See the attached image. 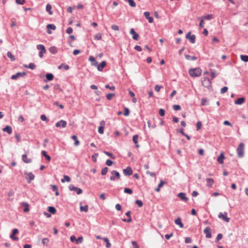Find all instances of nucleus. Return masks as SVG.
<instances>
[{
  "mask_svg": "<svg viewBox=\"0 0 248 248\" xmlns=\"http://www.w3.org/2000/svg\"><path fill=\"white\" fill-rule=\"evenodd\" d=\"M189 74L192 77H198L201 75L202 70L200 68H196L193 69H190L189 70Z\"/></svg>",
  "mask_w": 248,
  "mask_h": 248,
  "instance_id": "obj_1",
  "label": "nucleus"
},
{
  "mask_svg": "<svg viewBox=\"0 0 248 248\" xmlns=\"http://www.w3.org/2000/svg\"><path fill=\"white\" fill-rule=\"evenodd\" d=\"M202 85L206 88H209L211 87V81L207 78L204 77L202 79Z\"/></svg>",
  "mask_w": 248,
  "mask_h": 248,
  "instance_id": "obj_2",
  "label": "nucleus"
},
{
  "mask_svg": "<svg viewBox=\"0 0 248 248\" xmlns=\"http://www.w3.org/2000/svg\"><path fill=\"white\" fill-rule=\"evenodd\" d=\"M37 49L40 50V51L39 53V56L42 58L43 57L44 54L46 53V49L45 46L43 45L39 44L36 46Z\"/></svg>",
  "mask_w": 248,
  "mask_h": 248,
  "instance_id": "obj_3",
  "label": "nucleus"
},
{
  "mask_svg": "<svg viewBox=\"0 0 248 248\" xmlns=\"http://www.w3.org/2000/svg\"><path fill=\"white\" fill-rule=\"evenodd\" d=\"M24 174L25 175V178L28 183L34 179L35 176L32 172H25Z\"/></svg>",
  "mask_w": 248,
  "mask_h": 248,
  "instance_id": "obj_4",
  "label": "nucleus"
},
{
  "mask_svg": "<svg viewBox=\"0 0 248 248\" xmlns=\"http://www.w3.org/2000/svg\"><path fill=\"white\" fill-rule=\"evenodd\" d=\"M111 176L110 177V179L111 181H114L116 178L119 179L120 178V174L119 172L116 170H113L111 172Z\"/></svg>",
  "mask_w": 248,
  "mask_h": 248,
  "instance_id": "obj_5",
  "label": "nucleus"
},
{
  "mask_svg": "<svg viewBox=\"0 0 248 248\" xmlns=\"http://www.w3.org/2000/svg\"><path fill=\"white\" fill-rule=\"evenodd\" d=\"M27 75L25 72H18L15 75H13L11 76V78L13 80H16L19 78L23 77Z\"/></svg>",
  "mask_w": 248,
  "mask_h": 248,
  "instance_id": "obj_6",
  "label": "nucleus"
},
{
  "mask_svg": "<svg viewBox=\"0 0 248 248\" xmlns=\"http://www.w3.org/2000/svg\"><path fill=\"white\" fill-rule=\"evenodd\" d=\"M227 213L226 212H225L224 214L220 212L218 217L219 218L222 219L225 222H229L230 221V218L227 217Z\"/></svg>",
  "mask_w": 248,
  "mask_h": 248,
  "instance_id": "obj_7",
  "label": "nucleus"
},
{
  "mask_svg": "<svg viewBox=\"0 0 248 248\" xmlns=\"http://www.w3.org/2000/svg\"><path fill=\"white\" fill-rule=\"evenodd\" d=\"M244 150V144L241 143L237 148L238 155H243Z\"/></svg>",
  "mask_w": 248,
  "mask_h": 248,
  "instance_id": "obj_8",
  "label": "nucleus"
},
{
  "mask_svg": "<svg viewBox=\"0 0 248 248\" xmlns=\"http://www.w3.org/2000/svg\"><path fill=\"white\" fill-rule=\"evenodd\" d=\"M69 188L70 190L76 191L78 195L82 193V190L81 188L75 187L73 185H70Z\"/></svg>",
  "mask_w": 248,
  "mask_h": 248,
  "instance_id": "obj_9",
  "label": "nucleus"
},
{
  "mask_svg": "<svg viewBox=\"0 0 248 248\" xmlns=\"http://www.w3.org/2000/svg\"><path fill=\"white\" fill-rule=\"evenodd\" d=\"M18 232V230L17 229H14L13 230L12 233L10 235V237L13 240L17 241L18 238L15 235Z\"/></svg>",
  "mask_w": 248,
  "mask_h": 248,
  "instance_id": "obj_10",
  "label": "nucleus"
},
{
  "mask_svg": "<svg viewBox=\"0 0 248 248\" xmlns=\"http://www.w3.org/2000/svg\"><path fill=\"white\" fill-rule=\"evenodd\" d=\"M123 173L125 175H131L133 173V170L131 167H127L126 169H124Z\"/></svg>",
  "mask_w": 248,
  "mask_h": 248,
  "instance_id": "obj_11",
  "label": "nucleus"
},
{
  "mask_svg": "<svg viewBox=\"0 0 248 248\" xmlns=\"http://www.w3.org/2000/svg\"><path fill=\"white\" fill-rule=\"evenodd\" d=\"M67 123L65 121L61 120L59 122L56 123L55 125L57 127H60L62 126V128H65L66 126Z\"/></svg>",
  "mask_w": 248,
  "mask_h": 248,
  "instance_id": "obj_12",
  "label": "nucleus"
},
{
  "mask_svg": "<svg viewBox=\"0 0 248 248\" xmlns=\"http://www.w3.org/2000/svg\"><path fill=\"white\" fill-rule=\"evenodd\" d=\"M186 38L188 39L189 40V41L192 43V44H194L195 43V39H196V37H195V35H190V32H188L186 35Z\"/></svg>",
  "mask_w": 248,
  "mask_h": 248,
  "instance_id": "obj_13",
  "label": "nucleus"
},
{
  "mask_svg": "<svg viewBox=\"0 0 248 248\" xmlns=\"http://www.w3.org/2000/svg\"><path fill=\"white\" fill-rule=\"evenodd\" d=\"M150 13L149 12H145L144 16L145 18L148 20V22L150 23H152L154 21L153 18L150 16Z\"/></svg>",
  "mask_w": 248,
  "mask_h": 248,
  "instance_id": "obj_14",
  "label": "nucleus"
},
{
  "mask_svg": "<svg viewBox=\"0 0 248 248\" xmlns=\"http://www.w3.org/2000/svg\"><path fill=\"white\" fill-rule=\"evenodd\" d=\"M177 196L184 202H186L188 200V198L186 197V194L185 193L181 192L177 195Z\"/></svg>",
  "mask_w": 248,
  "mask_h": 248,
  "instance_id": "obj_15",
  "label": "nucleus"
},
{
  "mask_svg": "<svg viewBox=\"0 0 248 248\" xmlns=\"http://www.w3.org/2000/svg\"><path fill=\"white\" fill-rule=\"evenodd\" d=\"M203 232H204V233L206 234V237L207 238H210L211 237V236H212L211 233V230L209 227H206L204 230Z\"/></svg>",
  "mask_w": 248,
  "mask_h": 248,
  "instance_id": "obj_16",
  "label": "nucleus"
},
{
  "mask_svg": "<svg viewBox=\"0 0 248 248\" xmlns=\"http://www.w3.org/2000/svg\"><path fill=\"white\" fill-rule=\"evenodd\" d=\"M130 33L133 35L132 38L133 39L135 40H137L138 39L139 35L136 32L134 29L132 28L130 29Z\"/></svg>",
  "mask_w": 248,
  "mask_h": 248,
  "instance_id": "obj_17",
  "label": "nucleus"
},
{
  "mask_svg": "<svg viewBox=\"0 0 248 248\" xmlns=\"http://www.w3.org/2000/svg\"><path fill=\"white\" fill-rule=\"evenodd\" d=\"M46 28L47 29V32L48 34L51 33V31L50 30H55L56 28V26L54 24H48L46 26Z\"/></svg>",
  "mask_w": 248,
  "mask_h": 248,
  "instance_id": "obj_18",
  "label": "nucleus"
},
{
  "mask_svg": "<svg viewBox=\"0 0 248 248\" xmlns=\"http://www.w3.org/2000/svg\"><path fill=\"white\" fill-rule=\"evenodd\" d=\"M107 63L105 61H102L100 64L97 65V70L99 71H102L103 68L106 66Z\"/></svg>",
  "mask_w": 248,
  "mask_h": 248,
  "instance_id": "obj_19",
  "label": "nucleus"
},
{
  "mask_svg": "<svg viewBox=\"0 0 248 248\" xmlns=\"http://www.w3.org/2000/svg\"><path fill=\"white\" fill-rule=\"evenodd\" d=\"M245 98L244 97L238 98L234 101V104L236 105H241L244 103Z\"/></svg>",
  "mask_w": 248,
  "mask_h": 248,
  "instance_id": "obj_20",
  "label": "nucleus"
},
{
  "mask_svg": "<svg viewBox=\"0 0 248 248\" xmlns=\"http://www.w3.org/2000/svg\"><path fill=\"white\" fill-rule=\"evenodd\" d=\"M174 222L176 225H179L181 228H183L184 227V224L182 222L180 217H178L177 219H176L174 221Z\"/></svg>",
  "mask_w": 248,
  "mask_h": 248,
  "instance_id": "obj_21",
  "label": "nucleus"
},
{
  "mask_svg": "<svg viewBox=\"0 0 248 248\" xmlns=\"http://www.w3.org/2000/svg\"><path fill=\"white\" fill-rule=\"evenodd\" d=\"M46 79L45 80V82H46L48 81H51L53 80L54 78V76L52 74L48 73L46 75Z\"/></svg>",
  "mask_w": 248,
  "mask_h": 248,
  "instance_id": "obj_22",
  "label": "nucleus"
},
{
  "mask_svg": "<svg viewBox=\"0 0 248 248\" xmlns=\"http://www.w3.org/2000/svg\"><path fill=\"white\" fill-rule=\"evenodd\" d=\"M2 131L7 132L9 134H11L12 132V128L10 126L7 125L5 127L3 128Z\"/></svg>",
  "mask_w": 248,
  "mask_h": 248,
  "instance_id": "obj_23",
  "label": "nucleus"
},
{
  "mask_svg": "<svg viewBox=\"0 0 248 248\" xmlns=\"http://www.w3.org/2000/svg\"><path fill=\"white\" fill-rule=\"evenodd\" d=\"M89 61L92 62V64L94 66H96L97 65L98 62L94 57L90 56L89 58Z\"/></svg>",
  "mask_w": 248,
  "mask_h": 248,
  "instance_id": "obj_24",
  "label": "nucleus"
},
{
  "mask_svg": "<svg viewBox=\"0 0 248 248\" xmlns=\"http://www.w3.org/2000/svg\"><path fill=\"white\" fill-rule=\"evenodd\" d=\"M207 181V186L208 187H211L214 183V181L212 178H207L206 179Z\"/></svg>",
  "mask_w": 248,
  "mask_h": 248,
  "instance_id": "obj_25",
  "label": "nucleus"
},
{
  "mask_svg": "<svg viewBox=\"0 0 248 248\" xmlns=\"http://www.w3.org/2000/svg\"><path fill=\"white\" fill-rule=\"evenodd\" d=\"M130 214H131V212L130 211H128L126 213L125 215L127 217H129L128 219V220H126L125 219H123V220L124 222H132V218L131 217V216H130Z\"/></svg>",
  "mask_w": 248,
  "mask_h": 248,
  "instance_id": "obj_26",
  "label": "nucleus"
},
{
  "mask_svg": "<svg viewBox=\"0 0 248 248\" xmlns=\"http://www.w3.org/2000/svg\"><path fill=\"white\" fill-rule=\"evenodd\" d=\"M51 5L50 4H47L46 6V11L48 13L49 15H52L53 14V12L51 11Z\"/></svg>",
  "mask_w": 248,
  "mask_h": 248,
  "instance_id": "obj_27",
  "label": "nucleus"
},
{
  "mask_svg": "<svg viewBox=\"0 0 248 248\" xmlns=\"http://www.w3.org/2000/svg\"><path fill=\"white\" fill-rule=\"evenodd\" d=\"M165 184H166L165 182H164L163 181H161L158 186V187L155 189V191L156 192H159L160 188H161L164 186V185Z\"/></svg>",
  "mask_w": 248,
  "mask_h": 248,
  "instance_id": "obj_28",
  "label": "nucleus"
},
{
  "mask_svg": "<svg viewBox=\"0 0 248 248\" xmlns=\"http://www.w3.org/2000/svg\"><path fill=\"white\" fill-rule=\"evenodd\" d=\"M185 58L186 60L189 61H195L197 59V57L195 56H191L189 55H186Z\"/></svg>",
  "mask_w": 248,
  "mask_h": 248,
  "instance_id": "obj_29",
  "label": "nucleus"
},
{
  "mask_svg": "<svg viewBox=\"0 0 248 248\" xmlns=\"http://www.w3.org/2000/svg\"><path fill=\"white\" fill-rule=\"evenodd\" d=\"M47 210L49 212H50L52 214H55L56 212V209L52 206H49L48 207Z\"/></svg>",
  "mask_w": 248,
  "mask_h": 248,
  "instance_id": "obj_30",
  "label": "nucleus"
},
{
  "mask_svg": "<svg viewBox=\"0 0 248 248\" xmlns=\"http://www.w3.org/2000/svg\"><path fill=\"white\" fill-rule=\"evenodd\" d=\"M22 206L24 207V211L25 212H28L29 211V205L28 203L23 202L22 203Z\"/></svg>",
  "mask_w": 248,
  "mask_h": 248,
  "instance_id": "obj_31",
  "label": "nucleus"
},
{
  "mask_svg": "<svg viewBox=\"0 0 248 248\" xmlns=\"http://www.w3.org/2000/svg\"><path fill=\"white\" fill-rule=\"evenodd\" d=\"M49 50L51 54H56L57 52V48L55 46H51Z\"/></svg>",
  "mask_w": 248,
  "mask_h": 248,
  "instance_id": "obj_32",
  "label": "nucleus"
},
{
  "mask_svg": "<svg viewBox=\"0 0 248 248\" xmlns=\"http://www.w3.org/2000/svg\"><path fill=\"white\" fill-rule=\"evenodd\" d=\"M62 68H64V69L65 70H68L69 69V66L68 65L65 64L64 63H62L58 66V69H61Z\"/></svg>",
  "mask_w": 248,
  "mask_h": 248,
  "instance_id": "obj_33",
  "label": "nucleus"
},
{
  "mask_svg": "<svg viewBox=\"0 0 248 248\" xmlns=\"http://www.w3.org/2000/svg\"><path fill=\"white\" fill-rule=\"evenodd\" d=\"M80 211L82 212L84 211L85 212H87L88 211V206L86 205L85 206H80Z\"/></svg>",
  "mask_w": 248,
  "mask_h": 248,
  "instance_id": "obj_34",
  "label": "nucleus"
},
{
  "mask_svg": "<svg viewBox=\"0 0 248 248\" xmlns=\"http://www.w3.org/2000/svg\"><path fill=\"white\" fill-rule=\"evenodd\" d=\"M71 138L75 141V143H74L75 145L78 146L79 144V142L78 140L77 137L75 135H73L72 136Z\"/></svg>",
  "mask_w": 248,
  "mask_h": 248,
  "instance_id": "obj_35",
  "label": "nucleus"
},
{
  "mask_svg": "<svg viewBox=\"0 0 248 248\" xmlns=\"http://www.w3.org/2000/svg\"><path fill=\"white\" fill-rule=\"evenodd\" d=\"M27 156H22L23 161L26 163H31V159L28 158Z\"/></svg>",
  "mask_w": 248,
  "mask_h": 248,
  "instance_id": "obj_36",
  "label": "nucleus"
},
{
  "mask_svg": "<svg viewBox=\"0 0 248 248\" xmlns=\"http://www.w3.org/2000/svg\"><path fill=\"white\" fill-rule=\"evenodd\" d=\"M127 1L131 7H135L136 6V3L134 0H127Z\"/></svg>",
  "mask_w": 248,
  "mask_h": 248,
  "instance_id": "obj_37",
  "label": "nucleus"
},
{
  "mask_svg": "<svg viewBox=\"0 0 248 248\" xmlns=\"http://www.w3.org/2000/svg\"><path fill=\"white\" fill-rule=\"evenodd\" d=\"M103 240L106 243V247L109 248L111 247V244L109 243L108 239L107 238H104Z\"/></svg>",
  "mask_w": 248,
  "mask_h": 248,
  "instance_id": "obj_38",
  "label": "nucleus"
},
{
  "mask_svg": "<svg viewBox=\"0 0 248 248\" xmlns=\"http://www.w3.org/2000/svg\"><path fill=\"white\" fill-rule=\"evenodd\" d=\"M65 181H67L68 182L70 181V178L69 176L67 175H64L63 176V178L61 180V182L62 183H64Z\"/></svg>",
  "mask_w": 248,
  "mask_h": 248,
  "instance_id": "obj_39",
  "label": "nucleus"
},
{
  "mask_svg": "<svg viewBox=\"0 0 248 248\" xmlns=\"http://www.w3.org/2000/svg\"><path fill=\"white\" fill-rule=\"evenodd\" d=\"M7 57L9 58L11 61H14L15 60V58L14 56L12 55V54L10 52H8L7 54Z\"/></svg>",
  "mask_w": 248,
  "mask_h": 248,
  "instance_id": "obj_40",
  "label": "nucleus"
},
{
  "mask_svg": "<svg viewBox=\"0 0 248 248\" xmlns=\"http://www.w3.org/2000/svg\"><path fill=\"white\" fill-rule=\"evenodd\" d=\"M25 67L33 70L35 68L36 66L33 63H30L28 66L25 65Z\"/></svg>",
  "mask_w": 248,
  "mask_h": 248,
  "instance_id": "obj_41",
  "label": "nucleus"
},
{
  "mask_svg": "<svg viewBox=\"0 0 248 248\" xmlns=\"http://www.w3.org/2000/svg\"><path fill=\"white\" fill-rule=\"evenodd\" d=\"M240 58H241V59L242 60V61H243L245 62H248V56L241 55L240 56Z\"/></svg>",
  "mask_w": 248,
  "mask_h": 248,
  "instance_id": "obj_42",
  "label": "nucleus"
},
{
  "mask_svg": "<svg viewBox=\"0 0 248 248\" xmlns=\"http://www.w3.org/2000/svg\"><path fill=\"white\" fill-rule=\"evenodd\" d=\"M225 159V156H219L217 158V161L220 164H222L223 163V160Z\"/></svg>",
  "mask_w": 248,
  "mask_h": 248,
  "instance_id": "obj_43",
  "label": "nucleus"
},
{
  "mask_svg": "<svg viewBox=\"0 0 248 248\" xmlns=\"http://www.w3.org/2000/svg\"><path fill=\"white\" fill-rule=\"evenodd\" d=\"M203 19L211 20L213 18L212 15H208L202 17Z\"/></svg>",
  "mask_w": 248,
  "mask_h": 248,
  "instance_id": "obj_44",
  "label": "nucleus"
},
{
  "mask_svg": "<svg viewBox=\"0 0 248 248\" xmlns=\"http://www.w3.org/2000/svg\"><path fill=\"white\" fill-rule=\"evenodd\" d=\"M49 242V240L47 238H45L42 240V243L43 245L47 246Z\"/></svg>",
  "mask_w": 248,
  "mask_h": 248,
  "instance_id": "obj_45",
  "label": "nucleus"
},
{
  "mask_svg": "<svg viewBox=\"0 0 248 248\" xmlns=\"http://www.w3.org/2000/svg\"><path fill=\"white\" fill-rule=\"evenodd\" d=\"M115 95V93H108L106 97L108 100H111L112 98V97L114 96Z\"/></svg>",
  "mask_w": 248,
  "mask_h": 248,
  "instance_id": "obj_46",
  "label": "nucleus"
},
{
  "mask_svg": "<svg viewBox=\"0 0 248 248\" xmlns=\"http://www.w3.org/2000/svg\"><path fill=\"white\" fill-rule=\"evenodd\" d=\"M83 241V238L82 236H80V237H79L78 239H76V243L77 244H80L81 243H82Z\"/></svg>",
  "mask_w": 248,
  "mask_h": 248,
  "instance_id": "obj_47",
  "label": "nucleus"
},
{
  "mask_svg": "<svg viewBox=\"0 0 248 248\" xmlns=\"http://www.w3.org/2000/svg\"><path fill=\"white\" fill-rule=\"evenodd\" d=\"M102 38V35L100 33H98L94 35V39L97 40H101Z\"/></svg>",
  "mask_w": 248,
  "mask_h": 248,
  "instance_id": "obj_48",
  "label": "nucleus"
},
{
  "mask_svg": "<svg viewBox=\"0 0 248 248\" xmlns=\"http://www.w3.org/2000/svg\"><path fill=\"white\" fill-rule=\"evenodd\" d=\"M124 192L129 194H132L133 193V191L128 188H125L124 189Z\"/></svg>",
  "mask_w": 248,
  "mask_h": 248,
  "instance_id": "obj_49",
  "label": "nucleus"
},
{
  "mask_svg": "<svg viewBox=\"0 0 248 248\" xmlns=\"http://www.w3.org/2000/svg\"><path fill=\"white\" fill-rule=\"evenodd\" d=\"M228 89V88L227 87L224 86V87L221 89L220 93L222 94L224 93L227 91Z\"/></svg>",
  "mask_w": 248,
  "mask_h": 248,
  "instance_id": "obj_50",
  "label": "nucleus"
},
{
  "mask_svg": "<svg viewBox=\"0 0 248 248\" xmlns=\"http://www.w3.org/2000/svg\"><path fill=\"white\" fill-rule=\"evenodd\" d=\"M133 141L136 144L138 143V136L137 135H135L133 137Z\"/></svg>",
  "mask_w": 248,
  "mask_h": 248,
  "instance_id": "obj_51",
  "label": "nucleus"
},
{
  "mask_svg": "<svg viewBox=\"0 0 248 248\" xmlns=\"http://www.w3.org/2000/svg\"><path fill=\"white\" fill-rule=\"evenodd\" d=\"M108 171V168L107 167H105V168L102 169V170L101 171V174L103 175L106 174Z\"/></svg>",
  "mask_w": 248,
  "mask_h": 248,
  "instance_id": "obj_52",
  "label": "nucleus"
},
{
  "mask_svg": "<svg viewBox=\"0 0 248 248\" xmlns=\"http://www.w3.org/2000/svg\"><path fill=\"white\" fill-rule=\"evenodd\" d=\"M202 124L201 122L199 121L196 124L197 130H199L202 127Z\"/></svg>",
  "mask_w": 248,
  "mask_h": 248,
  "instance_id": "obj_53",
  "label": "nucleus"
},
{
  "mask_svg": "<svg viewBox=\"0 0 248 248\" xmlns=\"http://www.w3.org/2000/svg\"><path fill=\"white\" fill-rule=\"evenodd\" d=\"M124 115L127 116L129 114V109L127 108H124Z\"/></svg>",
  "mask_w": 248,
  "mask_h": 248,
  "instance_id": "obj_54",
  "label": "nucleus"
},
{
  "mask_svg": "<svg viewBox=\"0 0 248 248\" xmlns=\"http://www.w3.org/2000/svg\"><path fill=\"white\" fill-rule=\"evenodd\" d=\"M146 173H147V174L150 175L151 176H152V177H156V174H155V172H151V171H150L149 170H147V171H146Z\"/></svg>",
  "mask_w": 248,
  "mask_h": 248,
  "instance_id": "obj_55",
  "label": "nucleus"
},
{
  "mask_svg": "<svg viewBox=\"0 0 248 248\" xmlns=\"http://www.w3.org/2000/svg\"><path fill=\"white\" fill-rule=\"evenodd\" d=\"M173 108L174 110H179L181 109V107L178 105H174L173 106Z\"/></svg>",
  "mask_w": 248,
  "mask_h": 248,
  "instance_id": "obj_56",
  "label": "nucleus"
},
{
  "mask_svg": "<svg viewBox=\"0 0 248 248\" xmlns=\"http://www.w3.org/2000/svg\"><path fill=\"white\" fill-rule=\"evenodd\" d=\"M105 87L107 89H108L112 90V91L114 90L115 89V86H110L108 84L106 85Z\"/></svg>",
  "mask_w": 248,
  "mask_h": 248,
  "instance_id": "obj_57",
  "label": "nucleus"
},
{
  "mask_svg": "<svg viewBox=\"0 0 248 248\" xmlns=\"http://www.w3.org/2000/svg\"><path fill=\"white\" fill-rule=\"evenodd\" d=\"M165 110L162 109V108H160L159 110V114L160 116H164L165 115Z\"/></svg>",
  "mask_w": 248,
  "mask_h": 248,
  "instance_id": "obj_58",
  "label": "nucleus"
},
{
  "mask_svg": "<svg viewBox=\"0 0 248 248\" xmlns=\"http://www.w3.org/2000/svg\"><path fill=\"white\" fill-rule=\"evenodd\" d=\"M163 87L162 86H159L158 85H156L155 87V91H156L157 92H159L160 90V89L161 88H162Z\"/></svg>",
  "mask_w": 248,
  "mask_h": 248,
  "instance_id": "obj_59",
  "label": "nucleus"
},
{
  "mask_svg": "<svg viewBox=\"0 0 248 248\" xmlns=\"http://www.w3.org/2000/svg\"><path fill=\"white\" fill-rule=\"evenodd\" d=\"M104 127L103 126H99L98 127V133L102 134L104 133Z\"/></svg>",
  "mask_w": 248,
  "mask_h": 248,
  "instance_id": "obj_60",
  "label": "nucleus"
},
{
  "mask_svg": "<svg viewBox=\"0 0 248 248\" xmlns=\"http://www.w3.org/2000/svg\"><path fill=\"white\" fill-rule=\"evenodd\" d=\"M185 241L186 244L190 243L192 242V239L190 237H187L185 238Z\"/></svg>",
  "mask_w": 248,
  "mask_h": 248,
  "instance_id": "obj_61",
  "label": "nucleus"
},
{
  "mask_svg": "<svg viewBox=\"0 0 248 248\" xmlns=\"http://www.w3.org/2000/svg\"><path fill=\"white\" fill-rule=\"evenodd\" d=\"M111 29L114 31H119V27L116 25H112L111 27Z\"/></svg>",
  "mask_w": 248,
  "mask_h": 248,
  "instance_id": "obj_62",
  "label": "nucleus"
},
{
  "mask_svg": "<svg viewBox=\"0 0 248 248\" xmlns=\"http://www.w3.org/2000/svg\"><path fill=\"white\" fill-rule=\"evenodd\" d=\"M73 32V29L71 27H68L66 30V32L68 34H70Z\"/></svg>",
  "mask_w": 248,
  "mask_h": 248,
  "instance_id": "obj_63",
  "label": "nucleus"
},
{
  "mask_svg": "<svg viewBox=\"0 0 248 248\" xmlns=\"http://www.w3.org/2000/svg\"><path fill=\"white\" fill-rule=\"evenodd\" d=\"M136 204H138V205L139 207H141L143 205V203H142V201H141L140 200H137L136 201Z\"/></svg>",
  "mask_w": 248,
  "mask_h": 248,
  "instance_id": "obj_64",
  "label": "nucleus"
}]
</instances>
